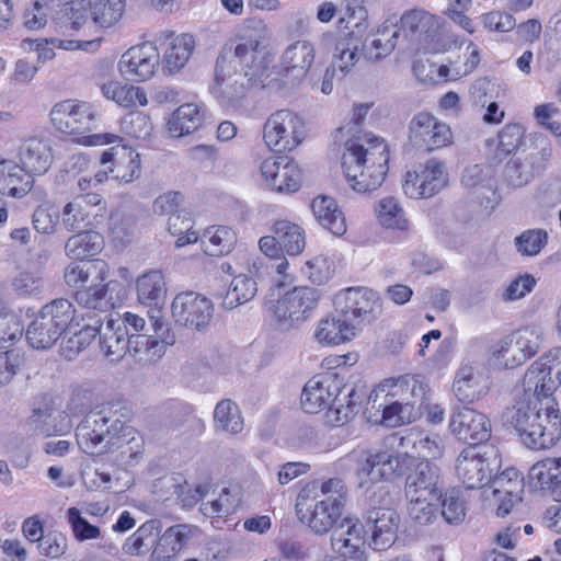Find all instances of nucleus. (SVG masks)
Listing matches in <instances>:
<instances>
[{
    "instance_id": "nucleus-30",
    "label": "nucleus",
    "mask_w": 561,
    "mask_h": 561,
    "mask_svg": "<svg viewBox=\"0 0 561 561\" xmlns=\"http://www.w3.org/2000/svg\"><path fill=\"white\" fill-rule=\"evenodd\" d=\"M489 484L493 489L494 499L500 502L496 515L505 517L511 512L514 503L522 500L523 478L515 468H508L501 473L492 474Z\"/></svg>"
},
{
    "instance_id": "nucleus-18",
    "label": "nucleus",
    "mask_w": 561,
    "mask_h": 561,
    "mask_svg": "<svg viewBox=\"0 0 561 561\" xmlns=\"http://www.w3.org/2000/svg\"><path fill=\"white\" fill-rule=\"evenodd\" d=\"M342 388V378L337 374L327 373L318 375L305 385L300 403L305 412L313 414L328 409L329 416L334 415L333 404L339 390Z\"/></svg>"
},
{
    "instance_id": "nucleus-39",
    "label": "nucleus",
    "mask_w": 561,
    "mask_h": 561,
    "mask_svg": "<svg viewBox=\"0 0 561 561\" xmlns=\"http://www.w3.org/2000/svg\"><path fill=\"white\" fill-rule=\"evenodd\" d=\"M314 47L308 41H297L290 44L282 55V66L286 75L302 79L314 61Z\"/></svg>"
},
{
    "instance_id": "nucleus-4",
    "label": "nucleus",
    "mask_w": 561,
    "mask_h": 561,
    "mask_svg": "<svg viewBox=\"0 0 561 561\" xmlns=\"http://www.w3.org/2000/svg\"><path fill=\"white\" fill-rule=\"evenodd\" d=\"M125 295V289L118 282H108L102 288H88L75 294L77 304L84 309H93L101 321L96 324L100 336V347L111 362L122 359L128 350L129 331L119 318L111 312Z\"/></svg>"
},
{
    "instance_id": "nucleus-54",
    "label": "nucleus",
    "mask_w": 561,
    "mask_h": 561,
    "mask_svg": "<svg viewBox=\"0 0 561 561\" xmlns=\"http://www.w3.org/2000/svg\"><path fill=\"white\" fill-rule=\"evenodd\" d=\"M45 318L43 312L39 311L37 317L27 327L26 339L33 348H49L62 336Z\"/></svg>"
},
{
    "instance_id": "nucleus-44",
    "label": "nucleus",
    "mask_w": 561,
    "mask_h": 561,
    "mask_svg": "<svg viewBox=\"0 0 561 561\" xmlns=\"http://www.w3.org/2000/svg\"><path fill=\"white\" fill-rule=\"evenodd\" d=\"M259 247L262 253L266 256V262L263 260L253 261V268L256 274H260V268H265L267 273L274 271L278 275H285L286 270L289 266L287 259L284 256V252L282 250L278 237L273 233V236H264L259 240Z\"/></svg>"
},
{
    "instance_id": "nucleus-16",
    "label": "nucleus",
    "mask_w": 561,
    "mask_h": 561,
    "mask_svg": "<svg viewBox=\"0 0 561 561\" xmlns=\"http://www.w3.org/2000/svg\"><path fill=\"white\" fill-rule=\"evenodd\" d=\"M392 397L402 404L403 417L414 422L428 409L431 389L422 376L407 374L393 380Z\"/></svg>"
},
{
    "instance_id": "nucleus-33",
    "label": "nucleus",
    "mask_w": 561,
    "mask_h": 561,
    "mask_svg": "<svg viewBox=\"0 0 561 561\" xmlns=\"http://www.w3.org/2000/svg\"><path fill=\"white\" fill-rule=\"evenodd\" d=\"M528 478L535 488L548 493L556 502H561V457L536 462L529 469Z\"/></svg>"
},
{
    "instance_id": "nucleus-29",
    "label": "nucleus",
    "mask_w": 561,
    "mask_h": 561,
    "mask_svg": "<svg viewBox=\"0 0 561 561\" xmlns=\"http://www.w3.org/2000/svg\"><path fill=\"white\" fill-rule=\"evenodd\" d=\"M399 516L393 510L375 507L366 515V527L371 533L370 547L376 551L390 548L397 539Z\"/></svg>"
},
{
    "instance_id": "nucleus-47",
    "label": "nucleus",
    "mask_w": 561,
    "mask_h": 561,
    "mask_svg": "<svg viewBox=\"0 0 561 561\" xmlns=\"http://www.w3.org/2000/svg\"><path fill=\"white\" fill-rule=\"evenodd\" d=\"M138 300L150 307H159L164 302L167 287L161 271H150L137 279Z\"/></svg>"
},
{
    "instance_id": "nucleus-63",
    "label": "nucleus",
    "mask_w": 561,
    "mask_h": 561,
    "mask_svg": "<svg viewBox=\"0 0 561 561\" xmlns=\"http://www.w3.org/2000/svg\"><path fill=\"white\" fill-rule=\"evenodd\" d=\"M439 505L440 515L448 524L458 525L465 519L466 506L459 491L451 490L443 493Z\"/></svg>"
},
{
    "instance_id": "nucleus-26",
    "label": "nucleus",
    "mask_w": 561,
    "mask_h": 561,
    "mask_svg": "<svg viewBox=\"0 0 561 561\" xmlns=\"http://www.w3.org/2000/svg\"><path fill=\"white\" fill-rule=\"evenodd\" d=\"M154 335L129 332L127 352L140 362H153L162 357L167 345L174 343V336L169 334L163 323L152 322Z\"/></svg>"
},
{
    "instance_id": "nucleus-61",
    "label": "nucleus",
    "mask_w": 561,
    "mask_h": 561,
    "mask_svg": "<svg viewBox=\"0 0 561 561\" xmlns=\"http://www.w3.org/2000/svg\"><path fill=\"white\" fill-rule=\"evenodd\" d=\"M549 234L546 229L533 228L524 230L515 237L514 245L522 256H537L548 244Z\"/></svg>"
},
{
    "instance_id": "nucleus-8",
    "label": "nucleus",
    "mask_w": 561,
    "mask_h": 561,
    "mask_svg": "<svg viewBox=\"0 0 561 561\" xmlns=\"http://www.w3.org/2000/svg\"><path fill=\"white\" fill-rule=\"evenodd\" d=\"M130 409L119 402H106L87 413L76 428V436L83 453L93 455L107 446L130 417Z\"/></svg>"
},
{
    "instance_id": "nucleus-12",
    "label": "nucleus",
    "mask_w": 561,
    "mask_h": 561,
    "mask_svg": "<svg viewBox=\"0 0 561 561\" xmlns=\"http://www.w3.org/2000/svg\"><path fill=\"white\" fill-rule=\"evenodd\" d=\"M334 310L356 328L363 322H370L380 311L378 294L367 287H348L340 290L333 300Z\"/></svg>"
},
{
    "instance_id": "nucleus-42",
    "label": "nucleus",
    "mask_w": 561,
    "mask_h": 561,
    "mask_svg": "<svg viewBox=\"0 0 561 561\" xmlns=\"http://www.w3.org/2000/svg\"><path fill=\"white\" fill-rule=\"evenodd\" d=\"M103 245L102 234L90 229L75 232L65 243V253L71 260L83 262L99 254Z\"/></svg>"
},
{
    "instance_id": "nucleus-5",
    "label": "nucleus",
    "mask_w": 561,
    "mask_h": 561,
    "mask_svg": "<svg viewBox=\"0 0 561 561\" xmlns=\"http://www.w3.org/2000/svg\"><path fill=\"white\" fill-rule=\"evenodd\" d=\"M387 144L378 137L354 138L344 144L342 168L350 186L358 193L377 190L389 170Z\"/></svg>"
},
{
    "instance_id": "nucleus-25",
    "label": "nucleus",
    "mask_w": 561,
    "mask_h": 561,
    "mask_svg": "<svg viewBox=\"0 0 561 561\" xmlns=\"http://www.w3.org/2000/svg\"><path fill=\"white\" fill-rule=\"evenodd\" d=\"M551 158V148L542 147L538 151L525 157H514L508 160L504 169V180L507 186L520 188L528 184L535 176L541 174Z\"/></svg>"
},
{
    "instance_id": "nucleus-2",
    "label": "nucleus",
    "mask_w": 561,
    "mask_h": 561,
    "mask_svg": "<svg viewBox=\"0 0 561 561\" xmlns=\"http://www.w3.org/2000/svg\"><path fill=\"white\" fill-rule=\"evenodd\" d=\"M503 423L518 434L530 449L554 446L561 437V415L553 397L539 389L523 387L514 404L503 413Z\"/></svg>"
},
{
    "instance_id": "nucleus-7",
    "label": "nucleus",
    "mask_w": 561,
    "mask_h": 561,
    "mask_svg": "<svg viewBox=\"0 0 561 561\" xmlns=\"http://www.w3.org/2000/svg\"><path fill=\"white\" fill-rule=\"evenodd\" d=\"M50 119L55 129L76 137L84 146H103L121 139L111 133L90 134L99 126L100 115L95 107L82 101L65 100L50 110Z\"/></svg>"
},
{
    "instance_id": "nucleus-31",
    "label": "nucleus",
    "mask_w": 561,
    "mask_h": 561,
    "mask_svg": "<svg viewBox=\"0 0 561 561\" xmlns=\"http://www.w3.org/2000/svg\"><path fill=\"white\" fill-rule=\"evenodd\" d=\"M365 526L356 520L345 519L331 535L332 550L343 558L360 559L365 547Z\"/></svg>"
},
{
    "instance_id": "nucleus-21",
    "label": "nucleus",
    "mask_w": 561,
    "mask_h": 561,
    "mask_svg": "<svg viewBox=\"0 0 561 561\" xmlns=\"http://www.w3.org/2000/svg\"><path fill=\"white\" fill-rule=\"evenodd\" d=\"M449 428L458 440L469 444V447H482L481 444L491 437V423L486 415L467 407L454 411Z\"/></svg>"
},
{
    "instance_id": "nucleus-3",
    "label": "nucleus",
    "mask_w": 561,
    "mask_h": 561,
    "mask_svg": "<svg viewBox=\"0 0 561 561\" xmlns=\"http://www.w3.org/2000/svg\"><path fill=\"white\" fill-rule=\"evenodd\" d=\"M265 41L266 26L263 21H247L220 49L216 60L220 71L233 69L249 76L250 81L266 83L274 58Z\"/></svg>"
},
{
    "instance_id": "nucleus-35",
    "label": "nucleus",
    "mask_w": 561,
    "mask_h": 561,
    "mask_svg": "<svg viewBox=\"0 0 561 561\" xmlns=\"http://www.w3.org/2000/svg\"><path fill=\"white\" fill-rule=\"evenodd\" d=\"M311 210L319 225L332 234L341 237L346 232L345 216L333 197L328 195L314 197L311 203Z\"/></svg>"
},
{
    "instance_id": "nucleus-19",
    "label": "nucleus",
    "mask_w": 561,
    "mask_h": 561,
    "mask_svg": "<svg viewBox=\"0 0 561 561\" xmlns=\"http://www.w3.org/2000/svg\"><path fill=\"white\" fill-rule=\"evenodd\" d=\"M160 64V54L156 45L145 42L127 49L121 57L118 70L123 77L130 81H147L157 71Z\"/></svg>"
},
{
    "instance_id": "nucleus-41",
    "label": "nucleus",
    "mask_w": 561,
    "mask_h": 561,
    "mask_svg": "<svg viewBox=\"0 0 561 561\" xmlns=\"http://www.w3.org/2000/svg\"><path fill=\"white\" fill-rule=\"evenodd\" d=\"M191 528L185 524L169 527L159 538L152 550L151 561H171L188 542Z\"/></svg>"
},
{
    "instance_id": "nucleus-50",
    "label": "nucleus",
    "mask_w": 561,
    "mask_h": 561,
    "mask_svg": "<svg viewBox=\"0 0 561 561\" xmlns=\"http://www.w3.org/2000/svg\"><path fill=\"white\" fill-rule=\"evenodd\" d=\"M105 267L106 264L103 261H95L92 263L83 264L77 262L70 263L65 270V282L71 287H82L81 289H78L76 294L79 290H84L88 288H102L104 285L99 287L93 285L87 286V284L89 276L93 273L96 274V279L103 282L105 279Z\"/></svg>"
},
{
    "instance_id": "nucleus-10",
    "label": "nucleus",
    "mask_w": 561,
    "mask_h": 561,
    "mask_svg": "<svg viewBox=\"0 0 561 561\" xmlns=\"http://www.w3.org/2000/svg\"><path fill=\"white\" fill-rule=\"evenodd\" d=\"M501 465V455L495 446L467 447L456 460V471L467 489H479L489 484Z\"/></svg>"
},
{
    "instance_id": "nucleus-49",
    "label": "nucleus",
    "mask_w": 561,
    "mask_h": 561,
    "mask_svg": "<svg viewBox=\"0 0 561 561\" xmlns=\"http://www.w3.org/2000/svg\"><path fill=\"white\" fill-rule=\"evenodd\" d=\"M95 214L85 209L81 198H73L67 203L60 213L61 225L68 232H82L93 228Z\"/></svg>"
},
{
    "instance_id": "nucleus-64",
    "label": "nucleus",
    "mask_w": 561,
    "mask_h": 561,
    "mask_svg": "<svg viewBox=\"0 0 561 561\" xmlns=\"http://www.w3.org/2000/svg\"><path fill=\"white\" fill-rule=\"evenodd\" d=\"M123 130L136 139L148 138L153 129L149 115L139 111H131L122 118Z\"/></svg>"
},
{
    "instance_id": "nucleus-36",
    "label": "nucleus",
    "mask_w": 561,
    "mask_h": 561,
    "mask_svg": "<svg viewBox=\"0 0 561 561\" xmlns=\"http://www.w3.org/2000/svg\"><path fill=\"white\" fill-rule=\"evenodd\" d=\"M356 328L339 313L321 319L314 330L316 340L322 345H340L353 340Z\"/></svg>"
},
{
    "instance_id": "nucleus-62",
    "label": "nucleus",
    "mask_w": 561,
    "mask_h": 561,
    "mask_svg": "<svg viewBox=\"0 0 561 561\" xmlns=\"http://www.w3.org/2000/svg\"><path fill=\"white\" fill-rule=\"evenodd\" d=\"M193 229V220L190 211L181 210L168 218V230L171 234L178 236L175 245L184 247L197 241L198 237Z\"/></svg>"
},
{
    "instance_id": "nucleus-15",
    "label": "nucleus",
    "mask_w": 561,
    "mask_h": 561,
    "mask_svg": "<svg viewBox=\"0 0 561 561\" xmlns=\"http://www.w3.org/2000/svg\"><path fill=\"white\" fill-rule=\"evenodd\" d=\"M172 317L183 327L206 330L214 317V305L206 296L195 291L178 294L172 301Z\"/></svg>"
},
{
    "instance_id": "nucleus-52",
    "label": "nucleus",
    "mask_w": 561,
    "mask_h": 561,
    "mask_svg": "<svg viewBox=\"0 0 561 561\" xmlns=\"http://www.w3.org/2000/svg\"><path fill=\"white\" fill-rule=\"evenodd\" d=\"M101 91L104 98L124 107L145 106L148 103L146 92L139 87L123 85L117 81H110L102 84Z\"/></svg>"
},
{
    "instance_id": "nucleus-59",
    "label": "nucleus",
    "mask_w": 561,
    "mask_h": 561,
    "mask_svg": "<svg viewBox=\"0 0 561 561\" xmlns=\"http://www.w3.org/2000/svg\"><path fill=\"white\" fill-rule=\"evenodd\" d=\"M375 210L378 221L386 228L405 230L409 226L404 210L394 197L381 198L376 205Z\"/></svg>"
},
{
    "instance_id": "nucleus-51",
    "label": "nucleus",
    "mask_w": 561,
    "mask_h": 561,
    "mask_svg": "<svg viewBox=\"0 0 561 561\" xmlns=\"http://www.w3.org/2000/svg\"><path fill=\"white\" fill-rule=\"evenodd\" d=\"M272 231L278 237L282 250L290 256L300 254L306 245L304 229L288 220H277Z\"/></svg>"
},
{
    "instance_id": "nucleus-57",
    "label": "nucleus",
    "mask_w": 561,
    "mask_h": 561,
    "mask_svg": "<svg viewBox=\"0 0 561 561\" xmlns=\"http://www.w3.org/2000/svg\"><path fill=\"white\" fill-rule=\"evenodd\" d=\"M257 291L256 282L245 274L233 277L224 299L222 307L231 310L242 304L250 301Z\"/></svg>"
},
{
    "instance_id": "nucleus-27",
    "label": "nucleus",
    "mask_w": 561,
    "mask_h": 561,
    "mask_svg": "<svg viewBox=\"0 0 561 561\" xmlns=\"http://www.w3.org/2000/svg\"><path fill=\"white\" fill-rule=\"evenodd\" d=\"M260 171L273 191L296 192L300 187L301 171L294 161H286L285 158H267L262 161Z\"/></svg>"
},
{
    "instance_id": "nucleus-55",
    "label": "nucleus",
    "mask_w": 561,
    "mask_h": 561,
    "mask_svg": "<svg viewBox=\"0 0 561 561\" xmlns=\"http://www.w3.org/2000/svg\"><path fill=\"white\" fill-rule=\"evenodd\" d=\"M203 238L205 253L210 256L228 254L237 242L236 232L227 226L209 227Z\"/></svg>"
},
{
    "instance_id": "nucleus-56",
    "label": "nucleus",
    "mask_w": 561,
    "mask_h": 561,
    "mask_svg": "<svg viewBox=\"0 0 561 561\" xmlns=\"http://www.w3.org/2000/svg\"><path fill=\"white\" fill-rule=\"evenodd\" d=\"M92 20L101 27L115 25L123 16L126 0H88Z\"/></svg>"
},
{
    "instance_id": "nucleus-28",
    "label": "nucleus",
    "mask_w": 561,
    "mask_h": 561,
    "mask_svg": "<svg viewBox=\"0 0 561 561\" xmlns=\"http://www.w3.org/2000/svg\"><path fill=\"white\" fill-rule=\"evenodd\" d=\"M100 165L110 163L111 178L129 183L140 175L139 153L126 145H116L105 150L99 160Z\"/></svg>"
},
{
    "instance_id": "nucleus-38",
    "label": "nucleus",
    "mask_w": 561,
    "mask_h": 561,
    "mask_svg": "<svg viewBox=\"0 0 561 561\" xmlns=\"http://www.w3.org/2000/svg\"><path fill=\"white\" fill-rule=\"evenodd\" d=\"M33 176L13 161L0 163V193L14 198L24 197L33 187Z\"/></svg>"
},
{
    "instance_id": "nucleus-13",
    "label": "nucleus",
    "mask_w": 561,
    "mask_h": 561,
    "mask_svg": "<svg viewBox=\"0 0 561 561\" xmlns=\"http://www.w3.org/2000/svg\"><path fill=\"white\" fill-rule=\"evenodd\" d=\"M541 343V331L525 327L502 339L495 356L506 368L513 369L535 356Z\"/></svg>"
},
{
    "instance_id": "nucleus-1",
    "label": "nucleus",
    "mask_w": 561,
    "mask_h": 561,
    "mask_svg": "<svg viewBox=\"0 0 561 561\" xmlns=\"http://www.w3.org/2000/svg\"><path fill=\"white\" fill-rule=\"evenodd\" d=\"M439 436H431L427 433L411 428L399 437L400 450L394 454L388 450L370 453L354 450L348 459L356 463V477L360 488L390 480L396 476H402L426 458H435L440 455Z\"/></svg>"
},
{
    "instance_id": "nucleus-23",
    "label": "nucleus",
    "mask_w": 561,
    "mask_h": 561,
    "mask_svg": "<svg viewBox=\"0 0 561 561\" xmlns=\"http://www.w3.org/2000/svg\"><path fill=\"white\" fill-rule=\"evenodd\" d=\"M144 450V437L127 424L107 440L105 447L107 460L123 470L135 467L142 458Z\"/></svg>"
},
{
    "instance_id": "nucleus-6",
    "label": "nucleus",
    "mask_w": 561,
    "mask_h": 561,
    "mask_svg": "<svg viewBox=\"0 0 561 561\" xmlns=\"http://www.w3.org/2000/svg\"><path fill=\"white\" fill-rule=\"evenodd\" d=\"M346 493L344 482L339 478L323 481L320 485L316 481L305 485L296 504L300 522L316 535L333 531L342 517Z\"/></svg>"
},
{
    "instance_id": "nucleus-37",
    "label": "nucleus",
    "mask_w": 561,
    "mask_h": 561,
    "mask_svg": "<svg viewBox=\"0 0 561 561\" xmlns=\"http://www.w3.org/2000/svg\"><path fill=\"white\" fill-rule=\"evenodd\" d=\"M81 320L84 321L81 329L77 330V328H75L70 332L71 335L69 337L64 335L61 342L62 354L69 360L73 359L81 351L89 346L98 335L96 324L101 320L95 317L93 309H87V311L81 314Z\"/></svg>"
},
{
    "instance_id": "nucleus-46",
    "label": "nucleus",
    "mask_w": 561,
    "mask_h": 561,
    "mask_svg": "<svg viewBox=\"0 0 561 561\" xmlns=\"http://www.w3.org/2000/svg\"><path fill=\"white\" fill-rule=\"evenodd\" d=\"M204 121L201 107L193 103L179 106L168 123L169 133L173 137H182L195 131Z\"/></svg>"
},
{
    "instance_id": "nucleus-34",
    "label": "nucleus",
    "mask_w": 561,
    "mask_h": 561,
    "mask_svg": "<svg viewBox=\"0 0 561 561\" xmlns=\"http://www.w3.org/2000/svg\"><path fill=\"white\" fill-rule=\"evenodd\" d=\"M368 388L364 383H344L342 379V388L339 396L335 397L333 404V421L339 424H345L352 420L359 411V408L367 397Z\"/></svg>"
},
{
    "instance_id": "nucleus-17",
    "label": "nucleus",
    "mask_w": 561,
    "mask_h": 561,
    "mask_svg": "<svg viewBox=\"0 0 561 561\" xmlns=\"http://www.w3.org/2000/svg\"><path fill=\"white\" fill-rule=\"evenodd\" d=\"M411 145L425 151H433L451 144L453 134L449 126L427 112H420L409 124Z\"/></svg>"
},
{
    "instance_id": "nucleus-53",
    "label": "nucleus",
    "mask_w": 561,
    "mask_h": 561,
    "mask_svg": "<svg viewBox=\"0 0 561 561\" xmlns=\"http://www.w3.org/2000/svg\"><path fill=\"white\" fill-rule=\"evenodd\" d=\"M479 375L472 365L463 364L458 368L453 383V391L459 402L471 403L479 398Z\"/></svg>"
},
{
    "instance_id": "nucleus-11",
    "label": "nucleus",
    "mask_w": 561,
    "mask_h": 561,
    "mask_svg": "<svg viewBox=\"0 0 561 561\" xmlns=\"http://www.w3.org/2000/svg\"><path fill=\"white\" fill-rule=\"evenodd\" d=\"M305 122L295 112L282 108L272 113L263 127L266 146L276 152L295 149L305 137Z\"/></svg>"
},
{
    "instance_id": "nucleus-9",
    "label": "nucleus",
    "mask_w": 561,
    "mask_h": 561,
    "mask_svg": "<svg viewBox=\"0 0 561 561\" xmlns=\"http://www.w3.org/2000/svg\"><path fill=\"white\" fill-rule=\"evenodd\" d=\"M320 299L318 289L297 286L286 291L280 298L271 301L268 311L275 325L280 331H288L308 320Z\"/></svg>"
},
{
    "instance_id": "nucleus-48",
    "label": "nucleus",
    "mask_w": 561,
    "mask_h": 561,
    "mask_svg": "<svg viewBox=\"0 0 561 561\" xmlns=\"http://www.w3.org/2000/svg\"><path fill=\"white\" fill-rule=\"evenodd\" d=\"M195 48V39L191 34L183 33L173 38L163 57V70L169 73L180 71L188 61Z\"/></svg>"
},
{
    "instance_id": "nucleus-32",
    "label": "nucleus",
    "mask_w": 561,
    "mask_h": 561,
    "mask_svg": "<svg viewBox=\"0 0 561 561\" xmlns=\"http://www.w3.org/2000/svg\"><path fill=\"white\" fill-rule=\"evenodd\" d=\"M324 46H333V56L330 68L333 72H340L345 77L352 71L359 60V41L351 34L336 36L335 33H324L321 37Z\"/></svg>"
},
{
    "instance_id": "nucleus-14",
    "label": "nucleus",
    "mask_w": 561,
    "mask_h": 561,
    "mask_svg": "<svg viewBox=\"0 0 561 561\" xmlns=\"http://www.w3.org/2000/svg\"><path fill=\"white\" fill-rule=\"evenodd\" d=\"M264 82L249 80V76L231 69L229 72H221L216 61L215 78L210 92L222 108H238L253 88H265Z\"/></svg>"
},
{
    "instance_id": "nucleus-22",
    "label": "nucleus",
    "mask_w": 561,
    "mask_h": 561,
    "mask_svg": "<svg viewBox=\"0 0 561 561\" xmlns=\"http://www.w3.org/2000/svg\"><path fill=\"white\" fill-rule=\"evenodd\" d=\"M561 382V346L553 347L534 362L523 378V387L551 396Z\"/></svg>"
},
{
    "instance_id": "nucleus-43",
    "label": "nucleus",
    "mask_w": 561,
    "mask_h": 561,
    "mask_svg": "<svg viewBox=\"0 0 561 561\" xmlns=\"http://www.w3.org/2000/svg\"><path fill=\"white\" fill-rule=\"evenodd\" d=\"M55 329L61 335H68L75 328L80 325L75 306L65 298L54 299L41 309Z\"/></svg>"
},
{
    "instance_id": "nucleus-40",
    "label": "nucleus",
    "mask_w": 561,
    "mask_h": 561,
    "mask_svg": "<svg viewBox=\"0 0 561 561\" xmlns=\"http://www.w3.org/2000/svg\"><path fill=\"white\" fill-rule=\"evenodd\" d=\"M21 168L33 175H41L48 171L51 164V150L47 141L28 139L20 149Z\"/></svg>"
},
{
    "instance_id": "nucleus-24",
    "label": "nucleus",
    "mask_w": 561,
    "mask_h": 561,
    "mask_svg": "<svg viewBox=\"0 0 561 561\" xmlns=\"http://www.w3.org/2000/svg\"><path fill=\"white\" fill-rule=\"evenodd\" d=\"M405 495L407 499H420L426 496L431 500H440L443 496V485L439 467L428 460L415 463L412 469L405 473Z\"/></svg>"
},
{
    "instance_id": "nucleus-20",
    "label": "nucleus",
    "mask_w": 561,
    "mask_h": 561,
    "mask_svg": "<svg viewBox=\"0 0 561 561\" xmlns=\"http://www.w3.org/2000/svg\"><path fill=\"white\" fill-rule=\"evenodd\" d=\"M446 183L444 164L435 159H430L414 171L407 173L402 187L410 198H428L437 194Z\"/></svg>"
},
{
    "instance_id": "nucleus-60",
    "label": "nucleus",
    "mask_w": 561,
    "mask_h": 561,
    "mask_svg": "<svg viewBox=\"0 0 561 561\" xmlns=\"http://www.w3.org/2000/svg\"><path fill=\"white\" fill-rule=\"evenodd\" d=\"M216 427L230 434H238L243 428V421L238 405L230 399L219 401L214 410Z\"/></svg>"
},
{
    "instance_id": "nucleus-45",
    "label": "nucleus",
    "mask_w": 561,
    "mask_h": 561,
    "mask_svg": "<svg viewBox=\"0 0 561 561\" xmlns=\"http://www.w3.org/2000/svg\"><path fill=\"white\" fill-rule=\"evenodd\" d=\"M398 37L397 25L385 23L377 30L373 39L366 38L363 45L364 57L371 61L385 58L394 49Z\"/></svg>"
},
{
    "instance_id": "nucleus-58",
    "label": "nucleus",
    "mask_w": 561,
    "mask_h": 561,
    "mask_svg": "<svg viewBox=\"0 0 561 561\" xmlns=\"http://www.w3.org/2000/svg\"><path fill=\"white\" fill-rule=\"evenodd\" d=\"M397 25L399 34L402 32L404 36L409 34H427L436 26L435 16L421 9L407 10L400 18Z\"/></svg>"
}]
</instances>
